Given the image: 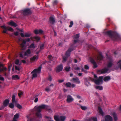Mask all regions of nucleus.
<instances>
[{"label":"nucleus","instance_id":"nucleus-38","mask_svg":"<svg viewBox=\"0 0 121 121\" xmlns=\"http://www.w3.org/2000/svg\"><path fill=\"white\" fill-rule=\"evenodd\" d=\"M33 73L32 75V79H33V78L36 77H37V75L36 73L34 72Z\"/></svg>","mask_w":121,"mask_h":121},{"label":"nucleus","instance_id":"nucleus-62","mask_svg":"<svg viewBox=\"0 0 121 121\" xmlns=\"http://www.w3.org/2000/svg\"><path fill=\"white\" fill-rule=\"evenodd\" d=\"M19 56L20 57H21L22 58H23V56L22 53H20L19 54Z\"/></svg>","mask_w":121,"mask_h":121},{"label":"nucleus","instance_id":"nucleus-53","mask_svg":"<svg viewBox=\"0 0 121 121\" xmlns=\"http://www.w3.org/2000/svg\"><path fill=\"white\" fill-rule=\"evenodd\" d=\"M26 40H25V39H24L23 40L22 43L24 45L25 44L26 45Z\"/></svg>","mask_w":121,"mask_h":121},{"label":"nucleus","instance_id":"nucleus-45","mask_svg":"<svg viewBox=\"0 0 121 121\" xmlns=\"http://www.w3.org/2000/svg\"><path fill=\"white\" fill-rule=\"evenodd\" d=\"M16 106L20 109H21L22 108V106L19 104H17Z\"/></svg>","mask_w":121,"mask_h":121},{"label":"nucleus","instance_id":"nucleus-34","mask_svg":"<svg viewBox=\"0 0 121 121\" xmlns=\"http://www.w3.org/2000/svg\"><path fill=\"white\" fill-rule=\"evenodd\" d=\"M20 46L22 50L25 49L26 48V45L22 43L21 44Z\"/></svg>","mask_w":121,"mask_h":121},{"label":"nucleus","instance_id":"nucleus-13","mask_svg":"<svg viewBox=\"0 0 121 121\" xmlns=\"http://www.w3.org/2000/svg\"><path fill=\"white\" fill-rule=\"evenodd\" d=\"M70 81L72 82L77 84H79L80 83V81L78 78L77 77H76L75 78H73L72 79L70 80Z\"/></svg>","mask_w":121,"mask_h":121},{"label":"nucleus","instance_id":"nucleus-56","mask_svg":"<svg viewBox=\"0 0 121 121\" xmlns=\"http://www.w3.org/2000/svg\"><path fill=\"white\" fill-rule=\"evenodd\" d=\"M7 70V68L6 67H4L2 69H1V71H4V70L6 71Z\"/></svg>","mask_w":121,"mask_h":121},{"label":"nucleus","instance_id":"nucleus-48","mask_svg":"<svg viewBox=\"0 0 121 121\" xmlns=\"http://www.w3.org/2000/svg\"><path fill=\"white\" fill-rule=\"evenodd\" d=\"M18 94L19 97H21V96L23 95V93L22 92H20L18 93Z\"/></svg>","mask_w":121,"mask_h":121},{"label":"nucleus","instance_id":"nucleus-52","mask_svg":"<svg viewBox=\"0 0 121 121\" xmlns=\"http://www.w3.org/2000/svg\"><path fill=\"white\" fill-rule=\"evenodd\" d=\"M0 80L2 81H4V78L1 76V75H0Z\"/></svg>","mask_w":121,"mask_h":121},{"label":"nucleus","instance_id":"nucleus-47","mask_svg":"<svg viewBox=\"0 0 121 121\" xmlns=\"http://www.w3.org/2000/svg\"><path fill=\"white\" fill-rule=\"evenodd\" d=\"M44 44H41L40 47V50H42L44 49Z\"/></svg>","mask_w":121,"mask_h":121},{"label":"nucleus","instance_id":"nucleus-44","mask_svg":"<svg viewBox=\"0 0 121 121\" xmlns=\"http://www.w3.org/2000/svg\"><path fill=\"white\" fill-rule=\"evenodd\" d=\"M34 38L36 40L38 41H39L40 39V38L38 36H35Z\"/></svg>","mask_w":121,"mask_h":121},{"label":"nucleus","instance_id":"nucleus-61","mask_svg":"<svg viewBox=\"0 0 121 121\" xmlns=\"http://www.w3.org/2000/svg\"><path fill=\"white\" fill-rule=\"evenodd\" d=\"M38 100V98L37 97L34 100V102L35 103H36Z\"/></svg>","mask_w":121,"mask_h":121},{"label":"nucleus","instance_id":"nucleus-16","mask_svg":"<svg viewBox=\"0 0 121 121\" xmlns=\"http://www.w3.org/2000/svg\"><path fill=\"white\" fill-rule=\"evenodd\" d=\"M41 68L42 66H41L39 67L38 69H34L31 72V73H34V72H35V73H39L41 72Z\"/></svg>","mask_w":121,"mask_h":121},{"label":"nucleus","instance_id":"nucleus-42","mask_svg":"<svg viewBox=\"0 0 121 121\" xmlns=\"http://www.w3.org/2000/svg\"><path fill=\"white\" fill-rule=\"evenodd\" d=\"M29 48H32L34 49L35 48V47L34 44L33 43H32L30 46Z\"/></svg>","mask_w":121,"mask_h":121},{"label":"nucleus","instance_id":"nucleus-59","mask_svg":"<svg viewBox=\"0 0 121 121\" xmlns=\"http://www.w3.org/2000/svg\"><path fill=\"white\" fill-rule=\"evenodd\" d=\"M26 42H29L30 41V39L29 38H28L25 39Z\"/></svg>","mask_w":121,"mask_h":121},{"label":"nucleus","instance_id":"nucleus-11","mask_svg":"<svg viewBox=\"0 0 121 121\" xmlns=\"http://www.w3.org/2000/svg\"><path fill=\"white\" fill-rule=\"evenodd\" d=\"M79 37V34H76L73 36V43H77L78 41Z\"/></svg>","mask_w":121,"mask_h":121},{"label":"nucleus","instance_id":"nucleus-49","mask_svg":"<svg viewBox=\"0 0 121 121\" xmlns=\"http://www.w3.org/2000/svg\"><path fill=\"white\" fill-rule=\"evenodd\" d=\"M45 91H47V92H48L50 91V90L49 88L48 87H47L46 88H45Z\"/></svg>","mask_w":121,"mask_h":121},{"label":"nucleus","instance_id":"nucleus-25","mask_svg":"<svg viewBox=\"0 0 121 121\" xmlns=\"http://www.w3.org/2000/svg\"><path fill=\"white\" fill-rule=\"evenodd\" d=\"M98 109L99 111V113L100 114L103 116L104 114V113L101 108L99 106L98 107Z\"/></svg>","mask_w":121,"mask_h":121},{"label":"nucleus","instance_id":"nucleus-26","mask_svg":"<svg viewBox=\"0 0 121 121\" xmlns=\"http://www.w3.org/2000/svg\"><path fill=\"white\" fill-rule=\"evenodd\" d=\"M9 24L11 26H13L15 27L17 26V24L12 21H10L9 22Z\"/></svg>","mask_w":121,"mask_h":121},{"label":"nucleus","instance_id":"nucleus-3","mask_svg":"<svg viewBox=\"0 0 121 121\" xmlns=\"http://www.w3.org/2000/svg\"><path fill=\"white\" fill-rule=\"evenodd\" d=\"M22 13L24 16H26L31 14L32 12L30 9L26 8L23 9L21 11Z\"/></svg>","mask_w":121,"mask_h":121},{"label":"nucleus","instance_id":"nucleus-50","mask_svg":"<svg viewBox=\"0 0 121 121\" xmlns=\"http://www.w3.org/2000/svg\"><path fill=\"white\" fill-rule=\"evenodd\" d=\"M84 68L86 69H89V66L86 65H85Z\"/></svg>","mask_w":121,"mask_h":121},{"label":"nucleus","instance_id":"nucleus-23","mask_svg":"<svg viewBox=\"0 0 121 121\" xmlns=\"http://www.w3.org/2000/svg\"><path fill=\"white\" fill-rule=\"evenodd\" d=\"M111 79V78L110 76H107L104 77L103 78L104 81L105 82H107Z\"/></svg>","mask_w":121,"mask_h":121},{"label":"nucleus","instance_id":"nucleus-37","mask_svg":"<svg viewBox=\"0 0 121 121\" xmlns=\"http://www.w3.org/2000/svg\"><path fill=\"white\" fill-rule=\"evenodd\" d=\"M12 78L13 79H19V78L18 76L17 75H13L12 76Z\"/></svg>","mask_w":121,"mask_h":121},{"label":"nucleus","instance_id":"nucleus-20","mask_svg":"<svg viewBox=\"0 0 121 121\" xmlns=\"http://www.w3.org/2000/svg\"><path fill=\"white\" fill-rule=\"evenodd\" d=\"M84 82L85 85L87 86L91 85L89 82V80L86 78L84 79Z\"/></svg>","mask_w":121,"mask_h":121},{"label":"nucleus","instance_id":"nucleus-41","mask_svg":"<svg viewBox=\"0 0 121 121\" xmlns=\"http://www.w3.org/2000/svg\"><path fill=\"white\" fill-rule=\"evenodd\" d=\"M9 107L11 108H13L14 107V105L13 103H10L9 105Z\"/></svg>","mask_w":121,"mask_h":121},{"label":"nucleus","instance_id":"nucleus-51","mask_svg":"<svg viewBox=\"0 0 121 121\" xmlns=\"http://www.w3.org/2000/svg\"><path fill=\"white\" fill-rule=\"evenodd\" d=\"M19 60H17L15 61V64L16 65H18V63H19Z\"/></svg>","mask_w":121,"mask_h":121},{"label":"nucleus","instance_id":"nucleus-19","mask_svg":"<svg viewBox=\"0 0 121 121\" xmlns=\"http://www.w3.org/2000/svg\"><path fill=\"white\" fill-rule=\"evenodd\" d=\"M34 33L36 35L38 34H42L43 32V31L41 30H38L37 29H36L34 30Z\"/></svg>","mask_w":121,"mask_h":121},{"label":"nucleus","instance_id":"nucleus-24","mask_svg":"<svg viewBox=\"0 0 121 121\" xmlns=\"http://www.w3.org/2000/svg\"><path fill=\"white\" fill-rule=\"evenodd\" d=\"M112 115L114 121H117L118 119L117 114L116 113L114 112L112 113Z\"/></svg>","mask_w":121,"mask_h":121},{"label":"nucleus","instance_id":"nucleus-5","mask_svg":"<svg viewBox=\"0 0 121 121\" xmlns=\"http://www.w3.org/2000/svg\"><path fill=\"white\" fill-rule=\"evenodd\" d=\"M54 118L56 121H64L66 118V117L65 116H61L59 118L57 116H54Z\"/></svg>","mask_w":121,"mask_h":121},{"label":"nucleus","instance_id":"nucleus-64","mask_svg":"<svg viewBox=\"0 0 121 121\" xmlns=\"http://www.w3.org/2000/svg\"><path fill=\"white\" fill-rule=\"evenodd\" d=\"M57 0H55L54 1L53 3V4L54 5H56L57 4Z\"/></svg>","mask_w":121,"mask_h":121},{"label":"nucleus","instance_id":"nucleus-27","mask_svg":"<svg viewBox=\"0 0 121 121\" xmlns=\"http://www.w3.org/2000/svg\"><path fill=\"white\" fill-rule=\"evenodd\" d=\"M30 53L31 51H30V50L29 49H28L25 52L24 55L25 56H27L28 55L30 54Z\"/></svg>","mask_w":121,"mask_h":121},{"label":"nucleus","instance_id":"nucleus-32","mask_svg":"<svg viewBox=\"0 0 121 121\" xmlns=\"http://www.w3.org/2000/svg\"><path fill=\"white\" fill-rule=\"evenodd\" d=\"M71 67L70 66L69 67L66 66L64 67V70H65L67 72L69 71Z\"/></svg>","mask_w":121,"mask_h":121},{"label":"nucleus","instance_id":"nucleus-12","mask_svg":"<svg viewBox=\"0 0 121 121\" xmlns=\"http://www.w3.org/2000/svg\"><path fill=\"white\" fill-rule=\"evenodd\" d=\"M55 19L53 17L51 16L49 17L48 22L50 24L53 25L55 24Z\"/></svg>","mask_w":121,"mask_h":121},{"label":"nucleus","instance_id":"nucleus-18","mask_svg":"<svg viewBox=\"0 0 121 121\" xmlns=\"http://www.w3.org/2000/svg\"><path fill=\"white\" fill-rule=\"evenodd\" d=\"M31 34L29 33H25V35L23 33H20V35L22 38H24V37H29L31 36Z\"/></svg>","mask_w":121,"mask_h":121},{"label":"nucleus","instance_id":"nucleus-39","mask_svg":"<svg viewBox=\"0 0 121 121\" xmlns=\"http://www.w3.org/2000/svg\"><path fill=\"white\" fill-rule=\"evenodd\" d=\"M68 57L65 56L63 57V62H65L67 60V58Z\"/></svg>","mask_w":121,"mask_h":121},{"label":"nucleus","instance_id":"nucleus-17","mask_svg":"<svg viewBox=\"0 0 121 121\" xmlns=\"http://www.w3.org/2000/svg\"><path fill=\"white\" fill-rule=\"evenodd\" d=\"M105 121H112V118L110 115H107L105 117Z\"/></svg>","mask_w":121,"mask_h":121},{"label":"nucleus","instance_id":"nucleus-55","mask_svg":"<svg viewBox=\"0 0 121 121\" xmlns=\"http://www.w3.org/2000/svg\"><path fill=\"white\" fill-rule=\"evenodd\" d=\"M48 80L49 81H52V78L51 76L50 75L49 76V77L48 78Z\"/></svg>","mask_w":121,"mask_h":121},{"label":"nucleus","instance_id":"nucleus-30","mask_svg":"<svg viewBox=\"0 0 121 121\" xmlns=\"http://www.w3.org/2000/svg\"><path fill=\"white\" fill-rule=\"evenodd\" d=\"M38 58V57L37 56L35 55L33 57L30 58V60L31 61H34L35 60H37Z\"/></svg>","mask_w":121,"mask_h":121},{"label":"nucleus","instance_id":"nucleus-46","mask_svg":"<svg viewBox=\"0 0 121 121\" xmlns=\"http://www.w3.org/2000/svg\"><path fill=\"white\" fill-rule=\"evenodd\" d=\"M70 25L69 26V27H72L73 25V22L72 21H71L70 22Z\"/></svg>","mask_w":121,"mask_h":121},{"label":"nucleus","instance_id":"nucleus-63","mask_svg":"<svg viewBox=\"0 0 121 121\" xmlns=\"http://www.w3.org/2000/svg\"><path fill=\"white\" fill-rule=\"evenodd\" d=\"M64 80H59L58 81V82L60 83H62L64 82Z\"/></svg>","mask_w":121,"mask_h":121},{"label":"nucleus","instance_id":"nucleus-43","mask_svg":"<svg viewBox=\"0 0 121 121\" xmlns=\"http://www.w3.org/2000/svg\"><path fill=\"white\" fill-rule=\"evenodd\" d=\"M83 110H85L87 109V108L85 106H81L80 107Z\"/></svg>","mask_w":121,"mask_h":121},{"label":"nucleus","instance_id":"nucleus-33","mask_svg":"<svg viewBox=\"0 0 121 121\" xmlns=\"http://www.w3.org/2000/svg\"><path fill=\"white\" fill-rule=\"evenodd\" d=\"M19 117V114L18 113H17L14 116L13 118L15 119H17Z\"/></svg>","mask_w":121,"mask_h":121},{"label":"nucleus","instance_id":"nucleus-15","mask_svg":"<svg viewBox=\"0 0 121 121\" xmlns=\"http://www.w3.org/2000/svg\"><path fill=\"white\" fill-rule=\"evenodd\" d=\"M73 99L71 95H69L67 96L66 100L68 103H70L73 101Z\"/></svg>","mask_w":121,"mask_h":121},{"label":"nucleus","instance_id":"nucleus-8","mask_svg":"<svg viewBox=\"0 0 121 121\" xmlns=\"http://www.w3.org/2000/svg\"><path fill=\"white\" fill-rule=\"evenodd\" d=\"M74 50V48L72 47H71L69 48L66 51L65 54V56L68 57L70 54V52Z\"/></svg>","mask_w":121,"mask_h":121},{"label":"nucleus","instance_id":"nucleus-40","mask_svg":"<svg viewBox=\"0 0 121 121\" xmlns=\"http://www.w3.org/2000/svg\"><path fill=\"white\" fill-rule=\"evenodd\" d=\"M65 85L67 87H70L71 86V84L70 82H68L66 83Z\"/></svg>","mask_w":121,"mask_h":121},{"label":"nucleus","instance_id":"nucleus-1","mask_svg":"<svg viewBox=\"0 0 121 121\" xmlns=\"http://www.w3.org/2000/svg\"><path fill=\"white\" fill-rule=\"evenodd\" d=\"M45 107V105L43 104L37 107H35L34 109L36 112V115L38 117L41 118L42 116L40 113L41 111V109H44Z\"/></svg>","mask_w":121,"mask_h":121},{"label":"nucleus","instance_id":"nucleus-58","mask_svg":"<svg viewBox=\"0 0 121 121\" xmlns=\"http://www.w3.org/2000/svg\"><path fill=\"white\" fill-rule=\"evenodd\" d=\"M18 32H16L14 33V34L15 35L17 36L18 35Z\"/></svg>","mask_w":121,"mask_h":121},{"label":"nucleus","instance_id":"nucleus-14","mask_svg":"<svg viewBox=\"0 0 121 121\" xmlns=\"http://www.w3.org/2000/svg\"><path fill=\"white\" fill-rule=\"evenodd\" d=\"M90 61L91 62L93 65V67L94 68H96L97 67L96 63L94 60L92 58H90Z\"/></svg>","mask_w":121,"mask_h":121},{"label":"nucleus","instance_id":"nucleus-29","mask_svg":"<svg viewBox=\"0 0 121 121\" xmlns=\"http://www.w3.org/2000/svg\"><path fill=\"white\" fill-rule=\"evenodd\" d=\"M90 121H97V118L95 117H92L89 118Z\"/></svg>","mask_w":121,"mask_h":121},{"label":"nucleus","instance_id":"nucleus-57","mask_svg":"<svg viewBox=\"0 0 121 121\" xmlns=\"http://www.w3.org/2000/svg\"><path fill=\"white\" fill-rule=\"evenodd\" d=\"M15 69L16 70H17L18 71L20 70V69L19 67H18L17 66H15Z\"/></svg>","mask_w":121,"mask_h":121},{"label":"nucleus","instance_id":"nucleus-54","mask_svg":"<svg viewBox=\"0 0 121 121\" xmlns=\"http://www.w3.org/2000/svg\"><path fill=\"white\" fill-rule=\"evenodd\" d=\"M45 117V118L48 120H51L52 119L51 117H50L46 116Z\"/></svg>","mask_w":121,"mask_h":121},{"label":"nucleus","instance_id":"nucleus-4","mask_svg":"<svg viewBox=\"0 0 121 121\" xmlns=\"http://www.w3.org/2000/svg\"><path fill=\"white\" fill-rule=\"evenodd\" d=\"M103 76H99L98 79L95 80L93 79V80L94 81V82L95 84L98 85H99L103 83Z\"/></svg>","mask_w":121,"mask_h":121},{"label":"nucleus","instance_id":"nucleus-36","mask_svg":"<svg viewBox=\"0 0 121 121\" xmlns=\"http://www.w3.org/2000/svg\"><path fill=\"white\" fill-rule=\"evenodd\" d=\"M95 88L97 89H99V90H102L103 87L102 86H97L95 87Z\"/></svg>","mask_w":121,"mask_h":121},{"label":"nucleus","instance_id":"nucleus-35","mask_svg":"<svg viewBox=\"0 0 121 121\" xmlns=\"http://www.w3.org/2000/svg\"><path fill=\"white\" fill-rule=\"evenodd\" d=\"M12 102L13 103L16 102L15 96L14 95H13L12 96Z\"/></svg>","mask_w":121,"mask_h":121},{"label":"nucleus","instance_id":"nucleus-31","mask_svg":"<svg viewBox=\"0 0 121 121\" xmlns=\"http://www.w3.org/2000/svg\"><path fill=\"white\" fill-rule=\"evenodd\" d=\"M118 67L121 69V60H120L117 63Z\"/></svg>","mask_w":121,"mask_h":121},{"label":"nucleus","instance_id":"nucleus-21","mask_svg":"<svg viewBox=\"0 0 121 121\" xmlns=\"http://www.w3.org/2000/svg\"><path fill=\"white\" fill-rule=\"evenodd\" d=\"M44 109H46L47 111H48L50 113H51L52 112L50 108V107L48 106L45 105Z\"/></svg>","mask_w":121,"mask_h":121},{"label":"nucleus","instance_id":"nucleus-22","mask_svg":"<svg viewBox=\"0 0 121 121\" xmlns=\"http://www.w3.org/2000/svg\"><path fill=\"white\" fill-rule=\"evenodd\" d=\"M9 100L8 99H6L3 102V105L4 107H6L9 103Z\"/></svg>","mask_w":121,"mask_h":121},{"label":"nucleus","instance_id":"nucleus-60","mask_svg":"<svg viewBox=\"0 0 121 121\" xmlns=\"http://www.w3.org/2000/svg\"><path fill=\"white\" fill-rule=\"evenodd\" d=\"M8 30L10 31H13V29L11 27H9Z\"/></svg>","mask_w":121,"mask_h":121},{"label":"nucleus","instance_id":"nucleus-2","mask_svg":"<svg viewBox=\"0 0 121 121\" xmlns=\"http://www.w3.org/2000/svg\"><path fill=\"white\" fill-rule=\"evenodd\" d=\"M106 34L114 41L117 40L119 37L118 34L116 32L112 33L111 31H107L106 32Z\"/></svg>","mask_w":121,"mask_h":121},{"label":"nucleus","instance_id":"nucleus-7","mask_svg":"<svg viewBox=\"0 0 121 121\" xmlns=\"http://www.w3.org/2000/svg\"><path fill=\"white\" fill-rule=\"evenodd\" d=\"M108 58L109 60L108 63L107 64V68L109 69V68L111 67L112 65H113V61L112 58L110 57H108Z\"/></svg>","mask_w":121,"mask_h":121},{"label":"nucleus","instance_id":"nucleus-6","mask_svg":"<svg viewBox=\"0 0 121 121\" xmlns=\"http://www.w3.org/2000/svg\"><path fill=\"white\" fill-rule=\"evenodd\" d=\"M26 117L28 118L27 121H37L35 117L31 116V114L27 115Z\"/></svg>","mask_w":121,"mask_h":121},{"label":"nucleus","instance_id":"nucleus-10","mask_svg":"<svg viewBox=\"0 0 121 121\" xmlns=\"http://www.w3.org/2000/svg\"><path fill=\"white\" fill-rule=\"evenodd\" d=\"M108 70L109 69L105 68L102 69L98 70L97 72L98 73H100L101 74L105 73H107Z\"/></svg>","mask_w":121,"mask_h":121},{"label":"nucleus","instance_id":"nucleus-28","mask_svg":"<svg viewBox=\"0 0 121 121\" xmlns=\"http://www.w3.org/2000/svg\"><path fill=\"white\" fill-rule=\"evenodd\" d=\"M104 58L103 56L100 53L97 57L98 59L99 60H102Z\"/></svg>","mask_w":121,"mask_h":121},{"label":"nucleus","instance_id":"nucleus-9","mask_svg":"<svg viewBox=\"0 0 121 121\" xmlns=\"http://www.w3.org/2000/svg\"><path fill=\"white\" fill-rule=\"evenodd\" d=\"M63 68V66L62 64H60L56 67V71L57 73H58L62 70Z\"/></svg>","mask_w":121,"mask_h":121}]
</instances>
